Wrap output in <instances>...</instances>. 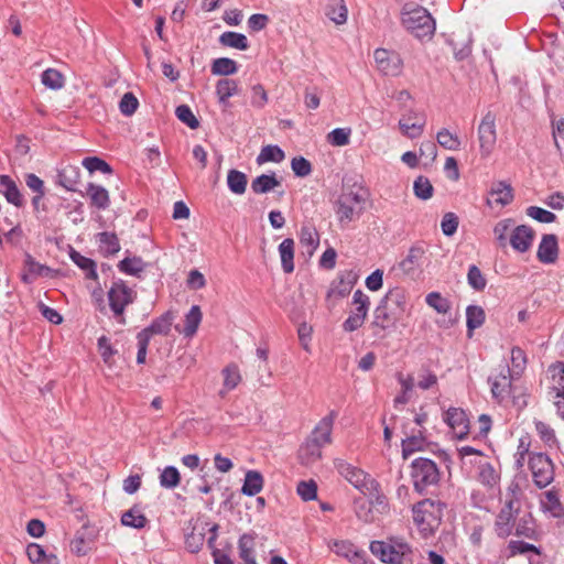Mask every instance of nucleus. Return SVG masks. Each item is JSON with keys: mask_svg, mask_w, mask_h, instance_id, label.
Listing matches in <instances>:
<instances>
[{"mask_svg": "<svg viewBox=\"0 0 564 564\" xmlns=\"http://www.w3.org/2000/svg\"><path fill=\"white\" fill-rule=\"evenodd\" d=\"M406 311V293L402 288L387 292L373 312L370 324L375 338L383 339L388 329L395 328Z\"/></svg>", "mask_w": 564, "mask_h": 564, "instance_id": "nucleus-1", "label": "nucleus"}, {"mask_svg": "<svg viewBox=\"0 0 564 564\" xmlns=\"http://www.w3.org/2000/svg\"><path fill=\"white\" fill-rule=\"evenodd\" d=\"M401 23L416 39L431 40L435 32V21L430 12L415 2H408L401 10Z\"/></svg>", "mask_w": 564, "mask_h": 564, "instance_id": "nucleus-2", "label": "nucleus"}, {"mask_svg": "<svg viewBox=\"0 0 564 564\" xmlns=\"http://www.w3.org/2000/svg\"><path fill=\"white\" fill-rule=\"evenodd\" d=\"M446 505L441 500L424 499L413 508V520L423 538L432 536L440 528Z\"/></svg>", "mask_w": 564, "mask_h": 564, "instance_id": "nucleus-3", "label": "nucleus"}, {"mask_svg": "<svg viewBox=\"0 0 564 564\" xmlns=\"http://www.w3.org/2000/svg\"><path fill=\"white\" fill-rule=\"evenodd\" d=\"M366 197L362 189L344 188L335 203V213L340 224H348L364 210Z\"/></svg>", "mask_w": 564, "mask_h": 564, "instance_id": "nucleus-4", "label": "nucleus"}, {"mask_svg": "<svg viewBox=\"0 0 564 564\" xmlns=\"http://www.w3.org/2000/svg\"><path fill=\"white\" fill-rule=\"evenodd\" d=\"M135 297L137 292L128 286L123 280L119 279L112 282L108 291V301L110 310L119 323L124 324V310L129 304L134 302Z\"/></svg>", "mask_w": 564, "mask_h": 564, "instance_id": "nucleus-5", "label": "nucleus"}, {"mask_svg": "<svg viewBox=\"0 0 564 564\" xmlns=\"http://www.w3.org/2000/svg\"><path fill=\"white\" fill-rule=\"evenodd\" d=\"M411 477L416 491L423 492L427 487L440 481V470L436 464L424 457L414 459L411 464Z\"/></svg>", "mask_w": 564, "mask_h": 564, "instance_id": "nucleus-6", "label": "nucleus"}, {"mask_svg": "<svg viewBox=\"0 0 564 564\" xmlns=\"http://www.w3.org/2000/svg\"><path fill=\"white\" fill-rule=\"evenodd\" d=\"M529 467L539 488H545L554 480V466L546 454L533 453L529 459Z\"/></svg>", "mask_w": 564, "mask_h": 564, "instance_id": "nucleus-7", "label": "nucleus"}, {"mask_svg": "<svg viewBox=\"0 0 564 564\" xmlns=\"http://www.w3.org/2000/svg\"><path fill=\"white\" fill-rule=\"evenodd\" d=\"M386 564H413L414 551L412 546L401 536L387 538Z\"/></svg>", "mask_w": 564, "mask_h": 564, "instance_id": "nucleus-8", "label": "nucleus"}, {"mask_svg": "<svg viewBox=\"0 0 564 564\" xmlns=\"http://www.w3.org/2000/svg\"><path fill=\"white\" fill-rule=\"evenodd\" d=\"M478 139L481 155L488 156L492 152L497 141L496 116L491 111H488L484 116L478 127Z\"/></svg>", "mask_w": 564, "mask_h": 564, "instance_id": "nucleus-9", "label": "nucleus"}, {"mask_svg": "<svg viewBox=\"0 0 564 564\" xmlns=\"http://www.w3.org/2000/svg\"><path fill=\"white\" fill-rule=\"evenodd\" d=\"M518 511H513V502L508 501L495 519L494 531L500 539H507L513 533Z\"/></svg>", "mask_w": 564, "mask_h": 564, "instance_id": "nucleus-10", "label": "nucleus"}, {"mask_svg": "<svg viewBox=\"0 0 564 564\" xmlns=\"http://www.w3.org/2000/svg\"><path fill=\"white\" fill-rule=\"evenodd\" d=\"M425 127V118L423 115L410 109L405 113L402 115V118L399 121V128L402 133L410 138L415 139L419 138Z\"/></svg>", "mask_w": 564, "mask_h": 564, "instance_id": "nucleus-11", "label": "nucleus"}, {"mask_svg": "<svg viewBox=\"0 0 564 564\" xmlns=\"http://www.w3.org/2000/svg\"><path fill=\"white\" fill-rule=\"evenodd\" d=\"M97 539V530L94 527L84 524L70 542V550L77 556L86 555Z\"/></svg>", "mask_w": 564, "mask_h": 564, "instance_id": "nucleus-12", "label": "nucleus"}, {"mask_svg": "<svg viewBox=\"0 0 564 564\" xmlns=\"http://www.w3.org/2000/svg\"><path fill=\"white\" fill-rule=\"evenodd\" d=\"M444 420L457 438L462 440L467 436L469 432V420L463 409L449 408L445 413Z\"/></svg>", "mask_w": 564, "mask_h": 564, "instance_id": "nucleus-13", "label": "nucleus"}, {"mask_svg": "<svg viewBox=\"0 0 564 564\" xmlns=\"http://www.w3.org/2000/svg\"><path fill=\"white\" fill-rule=\"evenodd\" d=\"M535 232L531 227L520 225L511 230L509 242L513 250L523 253L531 248Z\"/></svg>", "mask_w": 564, "mask_h": 564, "instance_id": "nucleus-14", "label": "nucleus"}, {"mask_svg": "<svg viewBox=\"0 0 564 564\" xmlns=\"http://www.w3.org/2000/svg\"><path fill=\"white\" fill-rule=\"evenodd\" d=\"M536 258L544 264H552L557 260L558 245L557 237L555 235H543L538 248Z\"/></svg>", "mask_w": 564, "mask_h": 564, "instance_id": "nucleus-15", "label": "nucleus"}, {"mask_svg": "<svg viewBox=\"0 0 564 564\" xmlns=\"http://www.w3.org/2000/svg\"><path fill=\"white\" fill-rule=\"evenodd\" d=\"M511 370L508 366H503L498 376L494 379L489 378L491 382L492 398L498 402L505 400L511 392Z\"/></svg>", "mask_w": 564, "mask_h": 564, "instance_id": "nucleus-16", "label": "nucleus"}, {"mask_svg": "<svg viewBox=\"0 0 564 564\" xmlns=\"http://www.w3.org/2000/svg\"><path fill=\"white\" fill-rule=\"evenodd\" d=\"M375 61L379 69L386 75L395 76L401 70V61L399 56L383 48L375 51Z\"/></svg>", "mask_w": 564, "mask_h": 564, "instance_id": "nucleus-17", "label": "nucleus"}, {"mask_svg": "<svg viewBox=\"0 0 564 564\" xmlns=\"http://www.w3.org/2000/svg\"><path fill=\"white\" fill-rule=\"evenodd\" d=\"M334 424V412H330L328 415L323 417L313 432L311 433L310 440L311 442H314L315 444H318L319 446H324L326 444H329L332 442V430Z\"/></svg>", "mask_w": 564, "mask_h": 564, "instance_id": "nucleus-18", "label": "nucleus"}, {"mask_svg": "<svg viewBox=\"0 0 564 564\" xmlns=\"http://www.w3.org/2000/svg\"><path fill=\"white\" fill-rule=\"evenodd\" d=\"M52 269L39 263L35 259L26 253L23 265L22 281L26 284L33 283L39 276H48Z\"/></svg>", "mask_w": 564, "mask_h": 564, "instance_id": "nucleus-19", "label": "nucleus"}, {"mask_svg": "<svg viewBox=\"0 0 564 564\" xmlns=\"http://www.w3.org/2000/svg\"><path fill=\"white\" fill-rule=\"evenodd\" d=\"M549 372L551 373L553 389L556 390L557 397L562 400L555 402L558 415L564 419V364L557 362L550 366Z\"/></svg>", "mask_w": 564, "mask_h": 564, "instance_id": "nucleus-20", "label": "nucleus"}, {"mask_svg": "<svg viewBox=\"0 0 564 564\" xmlns=\"http://www.w3.org/2000/svg\"><path fill=\"white\" fill-rule=\"evenodd\" d=\"M86 195L90 199V206L98 210H105L110 206L109 193L101 185L89 183L86 187Z\"/></svg>", "mask_w": 564, "mask_h": 564, "instance_id": "nucleus-21", "label": "nucleus"}, {"mask_svg": "<svg viewBox=\"0 0 564 564\" xmlns=\"http://www.w3.org/2000/svg\"><path fill=\"white\" fill-rule=\"evenodd\" d=\"M172 323L173 315L170 312H166L160 317L155 318L148 327H145L138 334H145L148 340H150L153 335H167L171 330Z\"/></svg>", "mask_w": 564, "mask_h": 564, "instance_id": "nucleus-22", "label": "nucleus"}, {"mask_svg": "<svg viewBox=\"0 0 564 564\" xmlns=\"http://www.w3.org/2000/svg\"><path fill=\"white\" fill-rule=\"evenodd\" d=\"M336 467L341 476H344L356 488L361 489L366 485L367 475L359 468L350 464L338 460Z\"/></svg>", "mask_w": 564, "mask_h": 564, "instance_id": "nucleus-23", "label": "nucleus"}, {"mask_svg": "<svg viewBox=\"0 0 564 564\" xmlns=\"http://www.w3.org/2000/svg\"><path fill=\"white\" fill-rule=\"evenodd\" d=\"M80 182V170L74 165L64 166L57 175L58 185L69 192H77V185Z\"/></svg>", "mask_w": 564, "mask_h": 564, "instance_id": "nucleus-24", "label": "nucleus"}, {"mask_svg": "<svg viewBox=\"0 0 564 564\" xmlns=\"http://www.w3.org/2000/svg\"><path fill=\"white\" fill-rule=\"evenodd\" d=\"M257 534L254 532L245 533L239 538V556L246 564H256L254 546Z\"/></svg>", "mask_w": 564, "mask_h": 564, "instance_id": "nucleus-25", "label": "nucleus"}, {"mask_svg": "<svg viewBox=\"0 0 564 564\" xmlns=\"http://www.w3.org/2000/svg\"><path fill=\"white\" fill-rule=\"evenodd\" d=\"M0 185L4 187L3 194L8 203L19 208L24 206L23 195L9 175H0Z\"/></svg>", "mask_w": 564, "mask_h": 564, "instance_id": "nucleus-26", "label": "nucleus"}, {"mask_svg": "<svg viewBox=\"0 0 564 564\" xmlns=\"http://www.w3.org/2000/svg\"><path fill=\"white\" fill-rule=\"evenodd\" d=\"M300 243L304 252L312 256L319 245V234L312 225H304L300 231Z\"/></svg>", "mask_w": 564, "mask_h": 564, "instance_id": "nucleus-27", "label": "nucleus"}, {"mask_svg": "<svg viewBox=\"0 0 564 564\" xmlns=\"http://www.w3.org/2000/svg\"><path fill=\"white\" fill-rule=\"evenodd\" d=\"M489 195L495 198V203L501 206L509 205L513 200V189L510 184L500 181L492 184Z\"/></svg>", "mask_w": 564, "mask_h": 564, "instance_id": "nucleus-28", "label": "nucleus"}, {"mask_svg": "<svg viewBox=\"0 0 564 564\" xmlns=\"http://www.w3.org/2000/svg\"><path fill=\"white\" fill-rule=\"evenodd\" d=\"M325 14L337 25L347 21L348 10L344 0H329L325 8Z\"/></svg>", "mask_w": 564, "mask_h": 564, "instance_id": "nucleus-29", "label": "nucleus"}, {"mask_svg": "<svg viewBox=\"0 0 564 564\" xmlns=\"http://www.w3.org/2000/svg\"><path fill=\"white\" fill-rule=\"evenodd\" d=\"M282 269L285 273L294 271V240L292 238L284 239L279 246Z\"/></svg>", "mask_w": 564, "mask_h": 564, "instance_id": "nucleus-30", "label": "nucleus"}, {"mask_svg": "<svg viewBox=\"0 0 564 564\" xmlns=\"http://www.w3.org/2000/svg\"><path fill=\"white\" fill-rule=\"evenodd\" d=\"M239 94V87L236 80L224 78L216 84V95L221 105L227 106L228 99Z\"/></svg>", "mask_w": 564, "mask_h": 564, "instance_id": "nucleus-31", "label": "nucleus"}, {"mask_svg": "<svg viewBox=\"0 0 564 564\" xmlns=\"http://www.w3.org/2000/svg\"><path fill=\"white\" fill-rule=\"evenodd\" d=\"M263 488V477L257 470H248L245 476V482L241 492L246 496L252 497L259 494Z\"/></svg>", "mask_w": 564, "mask_h": 564, "instance_id": "nucleus-32", "label": "nucleus"}, {"mask_svg": "<svg viewBox=\"0 0 564 564\" xmlns=\"http://www.w3.org/2000/svg\"><path fill=\"white\" fill-rule=\"evenodd\" d=\"M281 185V181L275 174H261L251 182V189L256 194H265Z\"/></svg>", "mask_w": 564, "mask_h": 564, "instance_id": "nucleus-33", "label": "nucleus"}, {"mask_svg": "<svg viewBox=\"0 0 564 564\" xmlns=\"http://www.w3.org/2000/svg\"><path fill=\"white\" fill-rule=\"evenodd\" d=\"M322 457V446L306 440L299 449V458L303 465H311Z\"/></svg>", "mask_w": 564, "mask_h": 564, "instance_id": "nucleus-34", "label": "nucleus"}, {"mask_svg": "<svg viewBox=\"0 0 564 564\" xmlns=\"http://www.w3.org/2000/svg\"><path fill=\"white\" fill-rule=\"evenodd\" d=\"M486 314L482 307L469 305L466 308V324L468 337L473 336V332L485 323Z\"/></svg>", "mask_w": 564, "mask_h": 564, "instance_id": "nucleus-35", "label": "nucleus"}, {"mask_svg": "<svg viewBox=\"0 0 564 564\" xmlns=\"http://www.w3.org/2000/svg\"><path fill=\"white\" fill-rule=\"evenodd\" d=\"M514 534L517 536L527 538L530 540H536V530L534 528V521L530 514L516 519Z\"/></svg>", "mask_w": 564, "mask_h": 564, "instance_id": "nucleus-36", "label": "nucleus"}, {"mask_svg": "<svg viewBox=\"0 0 564 564\" xmlns=\"http://www.w3.org/2000/svg\"><path fill=\"white\" fill-rule=\"evenodd\" d=\"M149 520L137 506L132 507L121 516V524L133 529H143Z\"/></svg>", "mask_w": 564, "mask_h": 564, "instance_id": "nucleus-37", "label": "nucleus"}, {"mask_svg": "<svg viewBox=\"0 0 564 564\" xmlns=\"http://www.w3.org/2000/svg\"><path fill=\"white\" fill-rule=\"evenodd\" d=\"M425 444V436L423 435L422 431H419L417 434H413L406 437L402 441V457L406 459L414 452L423 451Z\"/></svg>", "mask_w": 564, "mask_h": 564, "instance_id": "nucleus-38", "label": "nucleus"}, {"mask_svg": "<svg viewBox=\"0 0 564 564\" xmlns=\"http://www.w3.org/2000/svg\"><path fill=\"white\" fill-rule=\"evenodd\" d=\"M219 43L224 46L245 51L249 48V42L246 35L237 32L227 31L219 36Z\"/></svg>", "mask_w": 564, "mask_h": 564, "instance_id": "nucleus-39", "label": "nucleus"}, {"mask_svg": "<svg viewBox=\"0 0 564 564\" xmlns=\"http://www.w3.org/2000/svg\"><path fill=\"white\" fill-rule=\"evenodd\" d=\"M424 256L422 247L413 246L410 248L408 256L400 262V268L404 273H412L419 265L421 259Z\"/></svg>", "mask_w": 564, "mask_h": 564, "instance_id": "nucleus-40", "label": "nucleus"}, {"mask_svg": "<svg viewBox=\"0 0 564 564\" xmlns=\"http://www.w3.org/2000/svg\"><path fill=\"white\" fill-rule=\"evenodd\" d=\"M202 311L198 305H193L185 316V326L182 333L185 337H193L202 322Z\"/></svg>", "mask_w": 564, "mask_h": 564, "instance_id": "nucleus-41", "label": "nucleus"}, {"mask_svg": "<svg viewBox=\"0 0 564 564\" xmlns=\"http://www.w3.org/2000/svg\"><path fill=\"white\" fill-rule=\"evenodd\" d=\"M248 178L245 173L238 170H229L227 175L228 188L237 195H242L246 192Z\"/></svg>", "mask_w": 564, "mask_h": 564, "instance_id": "nucleus-42", "label": "nucleus"}, {"mask_svg": "<svg viewBox=\"0 0 564 564\" xmlns=\"http://www.w3.org/2000/svg\"><path fill=\"white\" fill-rule=\"evenodd\" d=\"M206 531L207 529L205 527H194L193 530L186 535L185 545L191 553H197L202 549L205 542Z\"/></svg>", "mask_w": 564, "mask_h": 564, "instance_id": "nucleus-43", "label": "nucleus"}, {"mask_svg": "<svg viewBox=\"0 0 564 564\" xmlns=\"http://www.w3.org/2000/svg\"><path fill=\"white\" fill-rule=\"evenodd\" d=\"M210 70L213 75L228 76L237 73L238 65L231 58L219 57L214 59Z\"/></svg>", "mask_w": 564, "mask_h": 564, "instance_id": "nucleus-44", "label": "nucleus"}, {"mask_svg": "<svg viewBox=\"0 0 564 564\" xmlns=\"http://www.w3.org/2000/svg\"><path fill=\"white\" fill-rule=\"evenodd\" d=\"M499 474L490 463L480 464L478 467V480L489 487H495L499 481Z\"/></svg>", "mask_w": 564, "mask_h": 564, "instance_id": "nucleus-45", "label": "nucleus"}, {"mask_svg": "<svg viewBox=\"0 0 564 564\" xmlns=\"http://www.w3.org/2000/svg\"><path fill=\"white\" fill-rule=\"evenodd\" d=\"M513 225L514 220L511 218L502 219L496 224L494 234L500 247L505 248L507 246Z\"/></svg>", "mask_w": 564, "mask_h": 564, "instance_id": "nucleus-46", "label": "nucleus"}, {"mask_svg": "<svg viewBox=\"0 0 564 564\" xmlns=\"http://www.w3.org/2000/svg\"><path fill=\"white\" fill-rule=\"evenodd\" d=\"M160 485L166 489H174L181 482V474L174 466H166L160 474Z\"/></svg>", "mask_w": 564, "mask_h": 564, "instance_id": "nucleus-47", "label": "nucleus"}, {"mask_svg": "<svg viewBox=\"0 0 564 564\" xmlns=\"http://www.w3.org/2000/svg\"><path fill=\"white\" fill-rule=\"evenodd\" d=\"M334 551L338 555L345 556V557L349 558L350 561H355V563H357L359 561H364V563L367 564V562L364 560V553L357 551L356 547L348 542H345V541L335 542Z\"/></svg>", "mask_w": 564, "mask_h": 564, "instance_id": "nucleus-48", "label": "nucleus"}, {"mask_svg": "<svg viewBox=\"0 0 564 564\" xmlns=\"http://www.w3.org/2000/svg\"><path fill=\"white\" fill-rule=\"evenodd\" d=\"M284 152L278 145H265L261 149L260 154L257 158V163L262 164L264 162L280 163L284 160Z\"/></svg>", "mask_w": 564, "mask_h": 564, "instance_id": "nucleus-49", "label": "nucleus"}, {"mask_svg": "<svg viewBox=\"0 0 564 564\" xmlns=\"http://www.w3.org/2000/svg\"><path fill=\"white\" fill-rule=\"evenodd\" d=\"M437 143L449 151H457L460 148V140L456 134H453L449 130L443 128L436 134Z\"/></svg>", "mask_w": 564, "mask_h": 564, "instance_id": "nucleus-50", "label": "nucleus"}, {"mask_svg": "<svg viewBox=\"0 0 564 564\" xmlns=\"http://www.w3.org/2000/svg\"><path fill=\"white\" fill-rule=\"evenodd\" d=\"M542 507L550 511L554 517H561L563 511V506L558 499L557 494L554 490H549L543 494V499L541 500Z\"/></svg>", "mask_w": 564, "mask_h": 564, "instance_id": "nucleus-51", "label": "nucleus"}, {"mask_svg": "<svg viewBox=\"0 0 564 564\" xmlns=\"http://www.w3.org/2000/svg\"><path fill=\"white\" fill-rule=\"evenodd\" d=\"M98 240L101 250L107 254H115L120 250L119 239L116 234L112 232H100L98 234Z\"/></svg>", "mask_w": 564, "mask_h": 564, "instance_id": "nucleus-52", "label": "nucleus"}, {"mask_svg": "<svg viewBox=\"0 0 564 564\" xmlns=\"http://www.w3.org/2000/svg\"><path fill=\"white\" fill-rule=\"evenodd\" d=\"M413 192L419 199L427 200L433 196L434 188L430 180L421 175L414 181Z\"/></svg>", "mask_w": 564, "mask_h": 564, "instance_id": "nucleus-53", "label": "nucleus"}, {"mask_svg": "<svg viewBox=\"0 0 564 564\" xmlns=\"http://www.w3.org/2000/svg\"><path fill=\"white\" fill-rule=\"evenodd\" d=\"M118 269L130 275H139L144 270V262L141 258H124L118 263Z\"/></svg>", "mask_w": 564, "mask_h": 564, "instance_id": "nucleus-54", "label": "nucleus"}, {"mask_svg": "<svg viewBox=\"0 0 564 564\" xmlns=\"http://www.w3.org/2000/svg\"><path fill=\"white\" fill-rule=\"evenodd\" d=\"M425 302L429 306L433 307L441 314H446L451 310L449 301L443 297L438 292L429 293L425 297Z\"/></svg>", "mask_w": 564, "mask_h": 564, "instance_id": "nucleus-55", "label": "nucleus"}, {"mask_svg": "<svg viewBox=\"0 0 564 564\" xmlns=\"http://www.w3.org/2000/svg\"><path fill=\"white\" fill-rule=\"evenodd\" d=\"M42 83L47 88L56 90L64 86V77L58 70L48 68L42 73Z\"/></svg>", "mask_w": 564, "mask_h": 564, "instance_id": "nucleus-56", "label": "nucleus"}, {"mask_svg": "<svg viewBox=\"0 0 564 564\" xmlns=\"http://www.w3.org/2000/svg\"><path fill=\"white\" fill-rule=\"evenodd\" d=\"M219 525L213 524L207 531L210 532V536L207 540V545L212 550L215 564H232V562L226 556L221 555L218 550L215 549V541L217 539V531Z\"/></svg>", "mask_w": 564, "mask_h": 564, "instance_id": "nucleus-57", "label": "nucleus"}, {"mask_svg": "<svg viewBox=\"0 0 564 564\" xmlns=\"http://www.w3.org/2000/svg\"><path fill=\"white\" fill-rule=\"evenodd\" d=\"M83 166L90 173L99 171L105 174L112 173V167L102 159L98 156H87L82 162Z\"/></svg>", "mask_w": 564, "mask_h": 564, "instance_id": "nucleus-58", "label": "nucleus"}, {"mask_svg": "<svg viewBox=\"0 0 564 564\" xmlns=\"http://www.w3.org/2000/svg\"><path fill=\"white\" fill-rule=\"evenodd\" d=\"M70 258L79 268L86 271V276L88 279L97 278L96 265L91 259L82 256L77 251H72Z\"/></svg>", "mask_w": 564, "mask_h": 564, "instance_id": "nucleus-59", "label": "nucleus"}, {"mask_svg": "<svg viewBox=\"0 0 564 564\" xmlns=\"http://www.w3.org/2000/svg\"><path fill=\"white\" fill-rule=\"evenodd\" d=\"M350 128H336L327 134V141L334 147H344L349 143Z\"/></svg>", "mask_w": 564, "mask_h": 564, "instance_id": "nucleus-60", "label": "nucleus"}, {"mask_svg": "<svg viewBox=\"0 0 564 564\" xmlns=\"http://www.w3.org/2000/svg\"><path fill=\"white\" fill-rule=\"evenodd\" d=\"M352 304L356 306L352 313L359 314L367 318L369 307H370V299L367 294H365L361 290H356L352 295Z\"/></svg>", "mask_w": 564, "mask_h": 564, "instance_id": "nucleus-61", "label": "nucleus"}, {"mask_svg": "<svg viewBox=\"0 0 564 564\" xmlns=\"http://www.w3.org/2000/svg\"><path fill=\"white\" fill-rule=\"evenodd\" d=\"M175 115L180 121L187 124L191 129L199 127V121L187 105L176 107Z\"/></svg>", "mask_w": 564, "mask_h": 564, "instance_id": "nucleus-62", "label": "nucleus"}, {"mask_svg": "<svg viewBox=\"0 0 564 564\" xmlns=\"http://www.w3.org/2000/svg\"><path fill=\"white\" fill-rule=\"evenodd\" d=\"M26 555L34 564H50V558L44 549L37 543H30L26 546Z\"/></svg>", "mask_w": 564, "mask_h": 564, "instance_id": "nucleus-63", "label": "nucleus"}, {"mask_svg": "<svg viewBox=\"0 0 564 564\" xmlns=\"http://www.w3.org/2000/svg\"><path fill=\"white\" fill-rule=\"evenodd\" d=\"M468 284L476 291H482L486 288L487 281L479 268L475 264L469 267L467 273Z\"/></svg>", "mask_w": 564, "mask_h": 564, "instance_id": "nucleus-64", "label": "nucleus"}]
</instances>
